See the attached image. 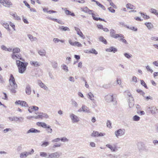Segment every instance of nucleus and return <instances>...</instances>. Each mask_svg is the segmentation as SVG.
Masks as SVG:
<instances>
[{"label": "nucleus", "mask_w": 158, "mask_h": 158, "mask_svg": "<svg viewBox=\"0 0 158 158\" xmlns=\"http://www.w3.org/2000/svg\"><path fill=\"white\" fill-rule=\"evenodd\" d=\"M126 7L127 8L131 10L135 9V6L130 3L127 4L126 5Z\"/></svg>", "instance_id": "obj_33"}, {"label": "nucleus", "mask_w": 158, "mask_h": 158, "mask_svg": "<svg viewBox=\"0 0 158 158\" xmlns=\"http://www.w3.org/2000/svg\"><path fill=\"white\" fill-rule=\"evenodd\" d=\"M27 36L31 41H35L37 40L36 37H33L32 35L30 34L27 35Z\"/></svg>", "instance_id": "obj_28"}, {"label": "nucleus", "mask_w": 158, "mask_h": 158, "mask_svg": "<svg viewBox=\"0 0 158 158\" xmlns=\"http://www.w3.org/2000/svg\"><path fill=\"white\" fill-rule=\"evenodd\" d=\"M10 15H12L13 17H14L15 19L16 20H19L21 19V18H20L19 16H18L16 14H10Z\"/></svg>", "instance_id": "obj_38"}, {"label": "nucleus", "mask_w": 158, "mask_h": 158, "mask_svg": "<svg viewBox=\"0 0 158 158\" xmlns=\"http://www.w3.org/2000/svg\"><path fill=\"white\" fill-rule=\"evenodd\" d=\"M63 67V69L66 71V72H68L69 71L68 67L65 64H63L62 65Z\"/></svg>", "instance_id": "obj_47"}, {"label": "nucleus", "mask_w": 158, "mask_h": 158, "mask_svg": "<svg viewBox=\"0 0 158 158\" xmlns=\"http://www.w3.org/2000/svg\"><path fill=\"white\" fill-rule=\"evenodd\" d=\"M108 156L110 158H117V156L116 155H112V154H109L108 155Z\"/></svg>", "instance_id": "obj_59"}, {"label": "nucleus", "mask_w": 158, "mask_h": 158, "mask_svg": "<svg viewBox=\"0 0 158 158\" xmlns=\"http://www.w3.org/2000/svg\"><path fill=\"white\" fill-rule=\"evenodd\" d=\"M115 33V31L114 29H111L110 30V35L111 37L115 39L121 37L124 38V35L121 34Z\"/></svg>", "instance_id": "obj_4"}, {"label": "nucleus", "mask_w": 158, "mask_h": 158, "mask_svg": "<svg viewBox=\"0 0 158 158\" xmlns=\"http://www.w3.org/2000/svg\"><path fill=\"white\" fill-rule=\"evenodd\" d=\"M62 9L64 10L65 11V14L67 15H70L72 16H74L75 15L73 13H71L69 10H67L66 8H62Z\"/></svg>", "instance_id": "obj_16"}, {"label": "nucleus", "mask_w": 158, "mask_h": 158, "mask_svg": "<svg viewBox=\"0 0 158 158\" xmlns=\"http://www.w3.org/2000/svg\"><path fill=\"white\" fill-rule=\"evenodd\" d=\"M88 98H89L94 103L95 102V100L94 99V96L92 93L91 92H89L88 94Z\"/></svg>", "instance_id": "obj_23"}, {"label": "nucleus", "mask_w": 158, "mask_h": 158, "mask_svg": "<svg viewBox=\"0 0 158 158\" xmlns=\"http://www.w3.org/2000/svg\"><path fill=\"white\" fill-rule=\"evenodd\" d=\"M11 130L10 128H6L3 130L2 131L4 133H6L9 131H11Z\"/></svg>", "instance_id": "obj_54"}, {"label": "nucleus", "mask_w": 158, "mask_h": 158, "mask_svg": "<svg viewBox=\"0 0 158 158\" xmlns=\"http://www.w3.org/2000/svg\"><path fill=\"white\" fill-rule=\"evenodd\" d=\"M75 30L77 31V33L78 35H79L81 37H83L84 36V35L83 33L81 31L80 29L76 27H74Z\"/></svg>", "instance_id": "obj_24"}, {"label": "nucleus", "mask_w": 158, "mask_h": 158, "mask_svg": "<svg viewBox=\"0 0 158 158\" xmlns=\"http://www.w3.org/2000/svg\"><path fill=\"white\" fill-rule=\"evenodd\" d=\"M38 82L39 85L41 88L44 89L45 90H47L48 89L47 87L40 80H38Z\"/></svg>", "instance_id": "obj_17"}, {"label": "nucleus", "mask_w": 158, "mask_h": 158, "mask_svg": "<svg viewBox=\"0 0 158 158\" xmlns=\"http://www.w3.org/2000/svg\"><path fill=\"white\" fill-rule=\"evenodd\" d=\"M16 64L18 68L19 72L21 73H23L25 72L28 65V63L23 62L19 60H16Z\"/></svg>", "instance_id": "obj_2"}, {"label": "nucleus", "mask_w": 158, "mask_h": 158, "mask_svg": "<svg viewBox=\"0 0 158 158\" xmlns=\"http://www.w3.org/2000/svg\"><path fill=\"white\" fill-rule=\"evenodd\" d=\"M81 10L82 11L84 12L87 13L89 9L87 6H85L83 8H81Z\"/></svg>", "instance_id": "obj_36"}, {"label": "nucleus", "mask_w": 158, "mask_h": 158, "mask_svg": "<svg viewBox=\"0 0 158 158\" xmlns=\"http://www.w3.org/2000/svg\"><path fill=\"white\" fill-rule=\"evenodd\" d=\"M106 51L107 52H112L114 53H115L117 51V49L116 48L113 47H110L109 48L106 49Z\"/></svg>", "instance_id": "obj_18"}, {"label": "nucleus", "mask_w": 158, "mask_h": 158, "mask_svg": "<svg viewBox=\"0 0 158 158\" xmlns=\"http://www.w3.org/2000/svg\"><path fill=\"white\" fill-rule=\"evenodd\" d=\"M47 18L49 20H52L55 22H57L60 24L62 25L64 24V23L63 22L60 20H58L56 19H54L49 17H47Z\"/></svg>", "instance_id": "obj_22"}, {"label": "nucleus", "mask_w": 158, "mask_h": 158, "mask_svg": "<svg viewBox=\"0 0 158 158\" xmlns=\"http://www.w3.org/2000/svg\"><path fill=\"white\" fill-rule=\"evenodd\" d=\"M4 6L6 7H9L10 6L12 5L10 0H3Z\"/></svg>", "instance_id": "obj_20"}, {"label": "nucleus", "mask_w": 158, "mask_h": 158, "mask_svg": "<svg viewBox=\"0 0 158 158\" xmlns=\"http://www.w3.org/2000/svg\"><path fill=\"white\" fill-rule=\"evenodd\" d=\"M108 9L110 12L112 13H114L115 12V10L114 9H113L111 7L108 8Z\"/></svg>", "instance_id": "obj_60"}, {"label": "nucleus", "mask_w": 158, "mask_h": 158, "mask_svg": "<svg viewBox=\"0 0 158 158\" xmlns=\"http://www.w3.org/2000/svg\"><path fill=\"white\" fill-rule=\"evenodd\" d=\"M0 23L8 31H10L9 24L3 20L0 21Z\"/></svg>", "instance_id": "obj_13"}, {"label": "nucleus", "mask_w": 158, "mask_h": 158, "mask_svg": "<svg viewBox=\"0 0 158 158\" xmlns=\"http://www.w3.org/2000/svg\"><path fill=\"white\" fill-rule=\"evenodd\" d=\"M11 58L14 60L18 59L22 60L24 61V60L21 57V55L20 54L19 55L12 54L11 55Z\"/></svg>", "instance_id": "obj_14"}, {"label": "nucleus", "mask_w": 158, "mask_h": 158, "mask_svg": "<svg viewBox=\"0 0 158 158\" xmlns=\"http://www.w3.org/2000/svg\"><path fill=\"white\" fill-rule=\"evenodd\" d=\"M69 117L73 123H77L79 121V117L73 113H70Z\"/></svg>", "instance_id": "obj_8"}, {"label": "nucleus", "mask_w": 158, "mask_h": 158, "mask_svg": "<svg viewBox=\"0 0 158 158\" xmlns=\"http://www.w3.org/2000/svg\"><path fill=\"white\" fill-rule=\"evenodd\" d=\"M77 111L79 112H83L88 113H89L91 112L89 108L85 105H82V107L79 109Z\"/></svg>", "instance_id": "obj_10"}, {"label": "nucleus", "mask_w": 158, "mask_h": 158, "mask_svg": "<svg viewBox=\"0 0 158 158\" xmlns=\"http://www.w3.org/2000/svg\"><path fill=\"white\" fill-rule=\"evenodd\" d=\"M77 46L78 47H81L82 46L81 44L79 42L77 41L75 42V46Z\"/></svg>", "instance_id": "obj_62"}, {"label": "nucleus", "mask_w": 158, "mask_h": 158, "mask_svg": "<svg viewBox=\"0 0 158 158\" xmlns=\"http://www.w3.org/2000/svg\"><path fill=\"white\" fill-rule=\"evenodd\" d=\"M146 69L148 71L150 72L151 73L153 72V70L151 69L149 65L146 66Z\"/></svg>", "instance_id": "obj_55"}, {"label": "nucleus", "mask_w": 158, "mask_h": 158, "mask_svg": "<svg viewBox=\"0 0 158 158\" xmlns=\"http://www.w3.org/2000/svg\"><path fill=\"white\" fill-rule=\"evenodd\" d=\"M36 114H39L34 117V118L35 119H37L40 118L42 119L44 118H48V116L47 114L45 113L38 112L37 113H36Z\"/></svg>", "instance_id": "obj_6"}, {"label": "nucleus", "mask_w": 158, "mask_h": 158, "mask_svg": "<svg viewBox=\"0 0 158 158\" xmlns=\"http://www.w3.org/2000/svg\"><path fill=\"white\" fill-rule=\"evenodd\" d=\"M158 110L156 107L153 106L152 110H151V113L153 114H155L158 112Z\"/></svg>", "instance_id": "obj_34"}, {"label": "nucleus", "mask_w": 158, "mask_h": 158, "mask_svg": "<svg viewBox=\"0 0 158 158\" xmlns=\"http://www.w3.org/2000/svg\"><path fill=\"white\" fill-rule=\"evenodd\" d=\"M125 133V130L124 129H118L115 131L114 132L115 135L117 138L124 135Z\"/></svg>", "instance_id": "obj_5"}, {"label": "nucleus", "mask_w": 158, "mask_h": 158, "mask_svg": "<svg viewBox=\"0 0 158 158\" xmlns=\"http://www.w3.org/2000/svg\"><path fill=\"white\" fill-rule=\"evenodd\" d=\"M60 144H57L56 143L53 145L52 148H54L56 147H60Z\"/></svg>", "instance_id": "obj_64"}, {"label": "nucleus", "mask_w": 158, "mask_h": 158, "mask_svg": "<svg viewBox=\"0 0 158 158\" xmlns=\"http://www.w3.org/2000/svg\"><path fill=\"white\" fill-rule=\"evenodd\" d=\"M60 156L59 153L56 152L49 154L48 157L47 158H59Z\"/></svg>", "instance_id": "obj_12"}, {"label": "nucleus", "mask_w": 158, "mask_h": 158, "mask_svg": "<svg viewBox=\"0 0 158 158\" xmlns=\"http://www.w3.org/2000/svg\"><path fill=\"white\" fill-rule=\"evenodd\" d=\"M10 86H9V89L12 93H15L16 89L17 88V85L16 84L15 79L12 74H11L9 79Z\"/></svg>", "instance_id": "obj_1"}, {"label": "nucleus", "mask_w": 158, "mask_h": 158, "mask_svg": "<svg viewBox=\"0 0 158 158\" xmlns=\"http://www.w3.org/2000/svg\"><path fill=\"white\" fill-rule=\"evenodd\" d=\"M140 118L137 115H135L133 117L134 121H137L140 120Z\"/></svg>", "instance_id": "obj_43"}, {"label": "nucleus", "mask_w": 158, "mask_h": 158, "mask_svg": "<svg viewBox=\"0 0 158 158\" xmlns=\"http://www.w3.org/2000/svg\"><path fill=\"white\" fill-rule=\"evenodd\" d=\"M46 128V130L48 131V133H51L52 131V130L50 127V126L48 125L47 126Z\"/></svg>", "instance_id": "obj_35"}, {"label": "nucleus", "mask_w": 158, "mask_h": 158, "mask_svg": "<svg viewBox=\"0 0 158 158\" xmlns=\"http://www.w3.org/2000/svg\"><path fill=\"white\" fill-rule=\"evenodd\" d=\"M127 28H128L129 29H130L132 30H133L135 31H137V28H135L134 27H131L129 26H128L127 27Z\"/></svg>", "instance_id": "obj_53"}, {"label": "nucleus", "mask_w": 158, "mask_h": 158, "mask_svg": "<svg viewBox=\"0 0 158 158\" xmlns=\"http://www.w3.org/2000/svg\"><path fill=\"white\" fill-rule=\"evenodd\" d=\"M134 105V101H131V100L129 101V106L130 108H131L133 107Z\"/></svg>", "instance_id": "obj_51"}, {"label": "nucleus", "mask_w": 158, "mask_h": 158, "mask_svg": "<svg viewBox=\"0 0 158 158\" xmlns=\"http://www.w3.org/2000/svg\"><path fill=\"white\" fill-rule=\"evenodd\" d=\"M20 105L24 107H28V105L27 103L25 101H21V102L20 104Z\"/></svg>", "instance_id": "obj_37"}, {"label": "nucleus", "mask_w": 158, "mask_h": 158, "mask_svg": "<svg viewBox=\"0 0 158 158\" xmlns=\"http://www.w3.org/2000/svg\"><path fill=\"white\" fill-rule=\"evenodd\" d=\"M40 156L43 157H46L47 156V154L46 152H40Z\"/></svg>", "instance_id": "obj_45"}, {"label": "nucleus", "mask_w": 158, "mask_h": 158, "mask_svg": "<svg viewBox=\"0 0 158 158\" xmlns=\"http://www.w3.org/2000/svg\"><path fill=\"white\" fill-rule=\"evenodd\" d=\"M124 55L126 58L128 59L130 58L132 56V55H131L127 53H124Z\"/></svg>", "instance_id": "obj_46"}, {"label": "nucleus", "mask_w": 158, "mask_h": 158, "mask_svg": "<svg viewBox=\"0 0 158 158\" xmlns=\"http://www.w3.org/2000/svg\"><path fill=\"white\" fill-rule=\"evenodd\" d=\"M59 29H60L61 31H69L70 30L69 28V27H64L63 26H60Z\"/></svg>", "instance_id": "obj_26"}, {"label": "nucleus", "mask_w": 158, "mask_h": 158, "mask_svg": "<svg viewBox=\"0 0 158 158\" xmlns=\"http://www.w3.org/2000/svg\"><path fill=\"white\" fill-rule=\"evenodd\" d=\"M99 133L97 131H94L91 134V136L94 137L98 136Z\"/></svg>", "instance_id": "obj_41"}, {"label": "nucleus", "mask_w": 158, "mask_h": 158, "mask_svg": "<svg viewBox=\"0 0 158 158\" xmlns=\"http://www.w3.org/2000/svg\"><path fill=\"white\" fill-rule=\"evenodd\" d=\"M31 90L30 85L27 84L26 85L25 92L28 95H30L31 93Z\"/></svg>", "instance_id": "obj_15"}, {"label": "nucleus", "mask_w": 158, "mask_h": 158, "mask_svg": "<svg viewBox=\"0 0 158 158\" xmlns=\"http://www.w3.org/2000/svg\"><path fill=\"white\" fill-rule=\"evenodd\" d=\"M36 124L38 126H41L44 128H45L47 126V125L45 123L43 122H38Z\"/></svg>", "instance_id": "obj_27"}, {"label": "nucleus", "mask_w": 158, "mask_h": 158, "mask_svg": "<svg viewBox=\"0 0 158 158\" xmlns=\"http://www.w3.org/2000/svg\"><path fill=\"white\" fill-rule=\"evenodd\" d=\"M40 131L39 130H38L35 129L34 128H31L28 130L27 133V134H28L30 133H40Z\"/></svg>", "instance_id": "obj_21"}, {"label": "nucleus", "mask_w": 158, "mask_h": 158, "mask_svg": "<svg viewBox=\"0 0 158 158\" xmlns=\"http://www.w3.org/2000/svg\"><path fill=\"white\" fill-rule=\"evenodd\" d=\"M106 124L107 126L109 128H110L111 127V123L110 120H107Z\"/></svg>", "instance_id": "obj_56"}, {"label": "nucleus", "mask_w": 158, "mask_h": 158, "mask_svg": "<svg viewBox=\"0 0 158 158\" xmlns=\"http://www.w3.org/2000/svg\"><path fill=\"white\" fill-rule=\"evenodd\" d=\"M157 11H158L157 10H155L154 9H151L150 12L152 13L153 14H154L155 15L156 14V13L157 12Z\"/></svg>", "instance_id": "obj_61"}, {"label": "nucleus", "mask_w": 158, "mask_h": 158, "mask_svg": "<svg viewBox=\"0 0 158 158\" xmlns=\"http://www.w3.org/2000/svg\"><path fill=\"white\" fill-rule=\"evenodd\" d=\"M141 14L142 16L145 19H149L150 17L149 16L147 15L146 14H144L140 12H139Z\"/></svg>", "instance_id": "obj_32"}, {"label": "nucleus", "mask_w": 158, "mask_h": 158, "mask_svg": "<svg viewBox=\"0 0 158 158\" xmlns=\"http://www.w3.org/2000/svg\"><path fill=\"white\" fill-rule=\"evenodd\" d=\"M96 4L100 7L102 8L103 10H106L105 7L103 5L101 4L99 2H97Z\"/></svg>", "instance_id": "obj_40"}, {"label": "nucleus", "mask_w": 158, "mask_h": 158, "mask_svg": "<svg viewBox=\"0 0 158 158\" xmlns=\"http://www.w3.org/2000/svg\"><path fill=\"white\" fill-rule=\"evenodd\" d=\"M52 67L54 68H56L57 66V64L55 62H53L52 63Z\"/></svg>", "instance_id": "obj_63"}, {"label": "nucleus", "mask_w": 158, "mask_h": 158, "mask_svg": "<svg viewBox=\"0 0 158 158\" xmlns=\"http://www.w3.org/2000/svg\"><path fill=\"white\" fill-rule=\"evenodd\" d=\"M72 104L75 107H77L78 106V104L75 101L72 99Z\"/></svg>", "instance_id": "obj_50"}, {"label": "nucleus", "mask_w": 158, "mask_h": 158, "mask_svg": "<svg viewBox=\"0 0 158 158\" xmlns=\"http://www.w3.org/2000/svg\"><path fill=\"white\" fill-rule=\"evenodd\" d=\"M141 84L145 88L148 89V88L146 84L145 83L144 81L143 80H140Z\"/></svg>", "instance_id": "obj_42"}, {"label": "nucleus", "mask_w": 158, "mask_h": 158, "mask_svg": "<svg viewBox=\"0 0 158 158\" xmlns=\"http://www.w3.org/2000/svg\"><path fill=\"white\" fill-rule=\"evenodd\" d=\"M34 151L33 149H31L30 152H24L20 154V157L21 158H23L24 157H26L27 156L29 155L32 154Z\"/></svg>", "instance_id": "obj_9"}, {"label": "nucleus", "mask_w": 158, "mask_h": 158, "mask_svg": "<svg viewBox=\"0 0 158 158\" xmlns=\"http://www.w3.org/2000/svg\"><path fill=\"white\" fill-rule=\"evenodd\" d=\"M117 143L113 144V145L110 144H107L106 146L110 149V150L113 152H114L117 151L118 149L120 148L117 147L116 146Z\"/></svg>", "instance_id": "obj_7"}, {"label": "nucleus", "mask_w": 158, "mask_h": 158, "mask_svg": "<svg viewBox=\"0 0 158 158\" xmlns=\"http://www.w3.org/2000/svg\"><path fill=\"white\" fill-rule=\"evenodd\" d=\"M99 40L105 44H107V42L106 40L102 36H100L99 38Z\"/></svg>", "instance_id": "obj_30"}, {"label": "nucleus", "mask_w": 158, "mask_h": 158, "mask_svg": "<svg viewBox=\"0 0 158 158\" xmlns=\"http://www.w3.org/2000/svg\"><path fill=\"white\" fill-rule=\"evenodd\" d=\"M9 119L11 121H15L17 122L19 121L20 122H23L24 118L23 117H20L18 118L16 116H14L12 117H9Z\"/></svg>", "instance_id": "obj_11"}, {"label": "nucleus", "mask_w": 158, "mask_h": 158, "mask_svg": "<svg viewBox=\"0 0 158 158\" xmlns=\"http://www.w3.org/2000/svg\"><path fill=\"white\" fill-rule=\"evenodd\" d=\"M127 95L129 96V97L130 98L129 99H130L131 101H134L133 98L131 94L130 93H128Z\"/></svg>", "instance_id": "obj_57"}, {"label": "nucleus", "mask_w": 158, "mask_h": 158, "mask_svg": "<svg viewBox=\"0 0 158 158\" xmlns=\"http://www.w3.org/2000/svg\"><path fill=\"white\" fill-rule=\"evenodd\" d=\"M144 24L147 26L148 29L150 30L153 27V25L151 23H145Z\"/></svg>", "instance_id": "obj_25"}, {"label": "nucleus", "mask_w": 158, "mask_h": 158, "mask_svg": "<svg viewBox=\"0 0 158 158\" xmlns=\"http://www.w3.org/2000/svg\"><path fill=\"white\" fill-rule=\"evenodd\" d=\"M60 140H61V141L63 142H67L69 141V140L65 137H63L61 139H60Z\"/></svg>", "instance_id": "obj_48"}, {"label": "nucleus", "mask_w": 158, "mask_h": 158, "mask_svg": "<svg viewBox=\"0 0 158 158\" xmlns=\"http://www.w3.org/2000/svg\"><path fill=\"white\" fill-rule=\"evenodd\" d=\"M38 53L40 56H45L46 54V51L44 50H40L38 51Z\"/></svg>", "instance_id": "obj_31"}, {"label": "nucleus", "mask_w": 158, "mask_h": 158, "mask_svg": "<svg viewBox=\"0 0 158 158\" xmlns=\"http://www.w3.org/2000/svg\"><path fill=\"white\" fill-rule=\"evenodd\" d=\"M90 53L94 54L95 55H97L98 54V52L96 51V50L92 48L91 50H90Z\"/></svg>", "instance_id": "obj_49"}, {"label": "nucleus", "mask_w": 158, "mask_h": 158, "mask_svg": "<svg viewBox=\"0 0 158 158\" xmlns=\"http://www.w3.org/2000/svg\"><path fill=\"white\" fill-rule=\"evenodd\" d=\"M20 49L18 48H14L13 50V54H15V53H18L20 52Z\"/></svg>", "instance_id": "obj_29"}, {"label": "nucleus", "mask_w": 158, "mask_h": 158, "mask_svg": "<svg viewBox=\"0 0 158 158\" xmlns=\"http://www.w3.org/2000/svg\"><path fill=\"white\" fill-rule=\"evenodd\" d=\"M102 87L108 89L111 87V85L110 83L104 84L103 85Z\"/></svg>", "instance_id": "obj_44"}, {"label": "nucleus", "mask_w": 158, "mask_h": 158, "mask_svg": "<svg viewBox=\"0 0 158 158\" xmlns=\"http://www.w3.org/2000/svg\"><path fill=\"white\" fill-rule=\"evenodd\" d=\"M136 91L142 95H143L145 94L144 93L142 90L140 89H137Z\"/></svg>", "instance_id": "obj_58"}, {"label": "nucleus", "mask_w": 158, "mask_h": 158, "mask_svg": "<svg viewBox=\"0 0 158 158\" xmlns=\"http://www.w3.org/2000/svg\"><path fill=\"white\" fill-rule=\"evenodd\" d=\"M49 144V143L48 141H44L43 142L41 146L43 147H46Z\"/></svg>", "instance_id": "obj_39"}, {"label": "nucleus", "mask_w": 158, "mask_h": 158, "mask_svg": "<svg viewBox=\"0 0 158 158\" xmlns=\"http://www.w3.org/2000/svg\"><path fill=\"white\" fill-rule=\"evenodd\" d=\"M105 100L108 102H114V105L116 104L117 101L113 97V94H109L106 95L105 97Z\"/></svg>", "instance_id": "obj_3"}, {"label": "nucleus", "mask_w": 158, "mask_h": 158, "mask_svg": "<svg viewBox=\"0 0 158 158\" xmlns=\"http://www.w3.org/2000/svg\"><path fill=\"white\" fill-rule=\"evenodd\" d=\"M110 6L113 7V8L115 9H117V7L111 1L110 2Z\"/></svg>", "instance_id": "obj_52"}, {"label": "nucleus", "mask_w": 158, "mask_h": 158, "mask_svg": "<svg viewBox=\"0 0 158 158\" xmlns=\"http://www.w3.org/2000/svg\"><path fill=\"white\" fill-rule=\"evenodd\" d=\"M30 64L35 67H37L41 65V64L37 61H31L30 62Z\"/></svg>", "instance_id": "obj_19"}]
</instances>
